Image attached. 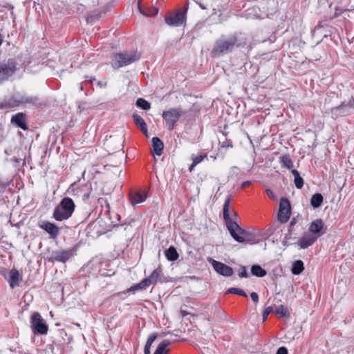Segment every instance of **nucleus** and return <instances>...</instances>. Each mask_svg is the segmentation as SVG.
I'll return each instance as SVG.
<instances>
[{"instance_id": "f257e3e1", "label": "nucleus", "mask_w": 354, "mask_h": 354, "mask_svg": "<svg viewBox=\"0 0 354 354\" xmlns=\"http://www.w3.org/2000/svg\"><path fill=\"white\" fill-rule=\"evenodd\" d=\"M231 199L232 196H228L225 201L223 205V218L226 222L227 227L233 239L239 243H243L245 239L241 235H246L248 232L244 229H242L236 222L232 220L229 212Z\"/></svg>"}, {"instance_id": "f03ea898", "label": "nucleus", "mask_w": 354, "mask_h": 354, "mask_svg": "<svg viewBox=\"0 0 354 354\" xmlns=\"http://www.w3.org/2000/svg\"><path fill=\"white\" fill-rule=\"evenodd\" d=\"M236 46H239L236 35L222 36L216 41L212 49L211 55L212 57H220L224 54L229 53Z\"/></svg>"}, {"instance_id": "7ed1b4c3", "label": "nucleus", "mask_w": 354, "mask_h": 354, "mask_svg": "<svg viewBox=\"0 0 354 354\" xmlns=\"http://www.w3.org/2000/svg\"><path fill=\"white\" fill-rule=\"evenodd\" d=\"M75 208L74 201L69 197H64L55 207L53 216L58 221L66 220L72 216Z\"/></svg>"}, {"instance_id": "20e7f679", "label": "nucleus", "mask_w": 354, "mask_h": 354, "mask_svg": "<svg viewBox=\"0 0 354 354\" xmlns=\"http://www.w3.org/2000/svg\"><path fill=\"white\" fill-rule=\"evenodd\" d=\"M140 58V55L138 52L115 53L112 59L111 65L113 68L118 69L135 62Z\"/></svg>"}, {"instance_id": "39448f33", "label": "nucleus", "mask_w": 354, "mask_h": 354, "mask_svg": "<svg viewBox=\"0 0 354 354\" xmlns=\"http://www.w3.org/2000/svg\"><path fill=\"white\" fill-rule=\"evenodd\" d=\"M183 114L184 113L180 107L172 108L163 111L162 115L169 131L174 129L175 124Z\"/></svg>"}, {"instance_id": "423d86ee", "label": "nucleus", "mask_w": 354, "mask_h": 354, "mask_svg": "<svg viewBox=\"0 0 354 354\" xmlns=\"http://www.w3.org/2000/svg\"><path fill=\"white\" fill-rule=\"evenodd\" d=\"M162 275V270L161 268L158 267L155 269L149 277L142 279L139 283L131 286L129 291L142 290L152 284H156Z\"/></svg>"}, {"instance_id": "0eeeda50", "label": "nucleus", "mask_w": 354, "mask_h": 354, "mask_svg": "<svg viewBox=\"0 0 354 354\" xmlns=\"http://www.w3.org/2000/svg\"><path fill=\"white\" fill-rule=\"evenodd\" d=\"M188 9L185 6L184 9L178 10L176 12L169 13L165 16V23L169 26H180L186 21V12Z\"/></svg>"}, {"instance_id": "6e6552de", "label": "nucleus", "mask_w": 354, "mask_h": 354, "mask_svg": "<svg viewBox=\"0 0 354 354\" xmlns=\"http://www.w3.org/2000/svg\"><path fill=\"white\" fill-rule=\"evenodd\" d=\"M354 111V98H351L347 102H342L339 106L331 109V115L333 118L346 116Z\"/></svg>"}, {"instance_id": "1a4fd4ad", "label": "nucleus", "mask_w": 354, "mask_h": 354, "mask_svg": "<svg viewBox=\"0 0 354 354\" xmlns=\"http://www.w3.org/2000/svg\"><path fill=\"white\" fill-rule=\"evenodd\" d=\"M30 323L35 333L41 335L47 333L48 327L39 313L35 312L32 315Z\"/></svg>"}, {"instance_id": "9d476101", "label": "nucleus", "mask_w": 354, "mask_h": 354, "mask_svg": "<svg viewBox=\"0 0 354 354\" xmlns=\"http://www.w3.org/2000/svg\"><path fill=\"white\" fill-rule=\"evenodd\" d=\"M291 214L290 203L288 198H282L279 202L278 220L282 223H286Z\"/></svg>"}, {"instance_id": "9b49d317", "label": "nucleus", "mask_w": 354, "mask_h": 354, "mask_svg": "<svg viewBox=\"0 0 354 354\" xmlns=\"http://www.w3.org/2000/svg\"><path fill=\"white\" fill-rule=\"evenodd\" d=\"M16 64L12 61L0 63V84L8 80L16 71Z\"/></svg>"}, {"instance_id": "f8f14e48", "label": "nucleus", "mask_w": 354, "mask_h": 354, "mask_svg": "<svg viewBox=\"0 0 354 354\" xmlns=\"http://www.w3.org/2000/svg\"><path fill=\"white\" fill-rule=\"evenodd\" d=\"M75 253V250L73 248L53 251L49 261L65 263L73 257Z\"/></svg>"}, {"instance_id": "ddd939ff", "label": "nucleus", "mask_w": 354, "mask_h": 354, "mask_svg": "<svg viewBox=\"0 0 354 354\" xmlns=\"http://www.w3.org/2000/svg\"><path fill=\"white\" fill-rule=\"evenodd\" d=\"M19 106H28L38 107L41 105L39 99L37 96L28 95L27 94L17 93Z\"/></svg>"}, {"instance_id": "4468645a", "label": "nucleus", "mask_w": 354, "mask_h": 354, "mask_svg": "<svg viewBox=\"0 0 354 354\" xmlns=\"http://www.w3.org/2000/svg\"><path fill=\"white\" fill-rule=\"evenodd\" d=\"M209 261L211 263L215 271L218 274L224 277H230L233 274V269L226 264L212 259H209Z\"/></svg>"}, {"instance_id": "2eb2a0df", "label": "nucleus", "mask_w": 354, "mask_h": 354, "mask_svg": "<svg viewBox=\"0 0 354 354\" xmlns=\"http://www.w3.org/2000/svg\"><path fill=\"white\" fill-rule=\"evenodd\" d=\"M324 224L322 220L316 219L310 223L309 227V232L311 233L310 235H313L317 239L326 233V231L324 230Z\"/></svg>"}, {"instance_id": "dca6fc26", "label": "nucleus", "mask_w": 354, "mask_h": 354, "mask_svg": "<svg viewBox=\"0 0 354 354\" xmlns=\"http://www.w3.org/2000/svg\"><path fill=\"white\" fill-rule=\"evenodd\" d=\"M39 227L48 233L52 239L57 238L59 234V227L50 222L44 221L41 225H39Z\"/></svg>"}, {"instance_id": "f3484780", "label": "nucleus", "mask_w": 354, "mask_h": 354, "mask_svg": "<svg viewBox=\"0 0 354 354\" xmlns=\"http://www.w3.org/2000/svg\"><path fill=\"white\" fill-rule=\"evenodd\" d=\"M146 198L147 194L145 192L131 191L129 192V200L133 206L144 202Z\"/></svg>"}, {"instance_id": "a211bd4d", "label": "nucleus", "mask_w": 354, "mask_h": 354, "mask_svg": "<svg viewBox=\"0 0 354 354\" xmlns=\"http://www.w3.org/2000/svg\"><path fill=\"white\" fill-rule=\"evenodd\" d=\"M19 99L17 93L12 95L8 99L4 100L3 102H0V109H10L16 106H19Z\"/></svg>"}, {"instance_id": "6ab92c4d", "label": "nucleus", "mask_w": 354, "mask_h": 354, "mask_svg": "<svg viewBox=\"0 0 354 354\" xmlns=\"http://www.w3.org/2000/svg\"><path fill=\"white\" fill-rule=\"evenodd\" d=\"M316 241V236L310 234H306L299 239L298 244L300 248L305 249L312 245Z\"/></svg>"}, {"instance_id": "aec40b11", "label": "nucleus", "mask_w": 354, "mask_h": 354, "mask_svg": "<svg viewBox=\"0 0 354 354\" xmlns=\"http://www.w3.org/2000/svg\"><path fill=\"white\" fill-rule=\"evenodd\" d=\"M11 123L20 127L23 130L28 129L27 124L25 122V114L23 113H18L13 115L11 118Z\"/></svg>"}, {"instance_id": "412c9836", "label": "nucleus", "mask_w": 354, "mask_h": 354, "mask_svg": "<svg viewBox=\"0 0 354 354\" xmlns=\"http://www.w3.org/2000/svg\"><path fill=\"white\" fill-rule=\"evenodd\" d=\"M21 281V278L19 271L16 269H12L10 272V279L8 280L10 287L14 288L18 286Z\"/></svg>"}, {"instance_id": "4be33fe9", "label": "nucleus", "mask_w": 354, "mask_h": 354, "mask_svg": "<svg viewBox=\"0 0 354 354\" xmlns=\"http://www.w3.org/2000/svg\"><path fill=\"white\" fill-rule=\"evenodd\" d=\"M133 119L135 124L140 128L141 131L146 136L147 135V126L143 118L137 113L133 114Z\"/></svg>"}, {"instance_id": "5701e85b", "label": "nucleus", "mask_w": 354, "mask_h": 354, "mask_svg": "<svg viewBox=\"0 0 354 354\" xmlns=\"http://www.w3.org/2000/svg\"><path fill=\"white\" fill-rule=\"evenodd\" d=\"M152 145L153 151L157 156H160L162 153L164 145L162 141L158 137H153L152 138Z\"/></svg>"}, {"instance_id": "b1692460", "label": "nucleus", "mask_w": 354, "mask_h": 354, "mask_svg": "<svg viewBox=\"0 0 354 354\" xmlns=\"http://www.w3.org/2000/svg\"><path fill=\"white\" fill-rule=\"evenodd\" d=\"M171 342L169 340H163L158 344L153 354H168L169 349H167V347L169 346Z\"/></svg>"}, {"instance_id": "393cba45", "label": "nucleus", "mask_w": 354, "mask_h": 354, "mask_svg": "<svg viewBox=\"0 0 354 354\" xmlns=\"http://www.w3.org/2000/svg\"><path fill=\"white\" fill-rule=\"evenodd\" d=\"M165 254L167 260L170 261H174L179 257L176 249L174 246H170L167 250H166L165 251Z\"/></svg>"}, {"instance_id": "a878e982", "label": "nucleus", "mask_w": 354, "mask_h": 354, "mask_svg": "<svg viewBox=\"0 0 354 354\" xmlns=\"http://www.w3.org/2000/svg\"><path fill=\"white\" fill-rule=\"evenodd\" d=\"M304 270V263L301 260H297L293 262L292 266V273L293 274L297 275L301 274L303 270Z\"/></svg>"}, {"instance_id": "bb28decb", "label": "nucleus", "mask_w": 354, "mask_h": 354, "mask_svg": "<svg viewBox=\"0 0 354 354\" xmlns=\"http://www.w3.org/2000/svg\"><path fill=\"white\" fill-rule=\"evenodd\" d=\"M279 162L283 167L290 169L293 167V162L289 155H283L279 158Z\"/></svg>"}, {"instance_id": "cd10ccee", "label": "nucleus", "mask_w": 354, "mask_h": 354, "mask_svg": "<svg viewBox=\"0 0 354 354\" xmlns=\"http://www.w3.org/2000/svg\"><path fill=\"white\" fill-rule=\"evenodd\" d=\"M291 173L294 176V183L297 189H301L304 186V180L296 169H292Z\"/></svg>"}, {"instance_id": "c85d7f7f", "label": "nucleus", "mask_w": 354, "mask_h": 354, "mask_svg": "<svg viewBox=\"0 0 354 354\" xmlns=\"http://www.w3.org/2000/svg\"><path fill=\"white\" fill-rule=\"evenodd\" d=\"M323 196L321 194L317 193L313 195L311 199H310V205L314 208H317L321 206L322 202H323Z\"/></svg>"}, {"instance_id": "c756f323", "label": "nucleus", "mask_w": 354, "mask_h": 354, "mask_svg": "<svg viewBox=\"0 0 354 354\" xmlns=\"http://www.w3.org/2000/svg\"><path fill=\"white\" fill-rule=\"evenodd\" d=\"M251 272L258 277H263L266 274V271L259 265H254L251 268Z\"/></svg>"}, {"instance_id": "7c9ffc66", "label": "nucleus", "mask_w": 354, "mask_h": 354, "mask_svg": "<svg viewBox=\"0 0 354 354\" xmlns=\"http://www.w3.org/2000/svg\"><path fill=\"white\" fill-rule=\"evenodd\" d=\"M275 313L277 315L281 317H288L290 316V313L288 308L283 305L277 306L275 309Z\"/></svg>"}, {"instance_id": "2f4dec72", "label": "nucleus", "mask_w": 354, "mask_h": 354, "mask_svg": "<svg viewBox=\"0 0 354 354\" xmlns=\"http://www.w3.org/2000/svg\"><path fill=\"white\" fill-rule=\"evenodd\" d=\"M136 106L145 111L151 108V104L143 98H138L136 100Z\"/></svg>"}, {"instance_id": "473e14b6", "label": "nucleus", "mask_w": 354, "mask_h": 354, "mask_svg": "<svg viewBox=\"0 0 354 354\" xmlns=\"http://www.w3.org/2000/svg\"><path fill=\"white\" fill-rule=\"evenodd\" d=\"M227 292L232 294H236L241 296H243L245 297H248L247 294L242 289L238 288H231L227 290Z\"/></svg>"}, {"instance_id": "72a5a7b5", "label": "nucleus", "mask_w": 354, "mask_h": 354, "mask_svg": "<svg viewBox=\"0 0 354 354\" xmlns=\"http://www.w3.org/2000/svg\"><path fill=\"white\" fill-rule=\"evenodd\" d=\"M241 172V169L236 167L234 166L230 168V173H229V178H234L235 177H237L239 174Z\"/></svg>"}, {"instance_id": "f704fd0d", "label": "nucleus", "mask_w": 354, "mask_h": 354, "mask_svg": "<svg viewBox=\"0 0 354 354\" xmlns=\"http://www.w3.org/2000/svg\"><path fill=\"white\" fill-rule=\"evenodd\" d=\"M158 13V8L156 7H149L147 9L146 17H154Z\"/></svg>"}, {"instance_id": "c9c22d12", "label": "nucleus", "mask_w": 354, "mask_h": 354, "mask_svg": "<svg viewBox=\"0 0 354 354\" xmlns=\"http://www.w3.org/2000/svg\"><path fill=\"white\" fill-rule=\"evenodd\" d=\"M158 337V335L156 333H154V334H152L151 335L149 338L147 339V341L146 342V344L145 346L146 347H149V348H151L152 344L153 343V342L156 340V339Z\"/></svg>"}, {"instance_id": "e433bc0d", "label": "nucleus", "mask_w": 354, "mask_h": 354, "mask_svg": "<svg viewBox=\"0 0 354 354\" xmlns=\"http://www.w3.org/2000/svg\"><path fill=\"white\" fill-rule=\"evenodd\" d=\"M205 158H207V155L206 154H204V155H200V156H198L196 157H195L194 159H193V162H194V165H198L199 164L200 162H201Z\"/></svg>"}, {"instance_id": "4c0bfd02", "label": "nucleus", "mask_w": 354, "mask_h": 354, "mask_svg": "<svg viewBox=\"0 0 354 354\" xmlns=\"http://www.w3.org/2000/svg\"><path fill=\"white\" fill-rule=\"evenodd\" d=\"M272 306L267 307L263 313V321L265 322L269 314L272 311Z\"/></svg>"}, {"instance_id": "58836bf2", "label": "nucleus", "mask_w": 354, "mask_h": 354, "mask_svg": "<svg viewBox=\"0 0 354 354\" xmlns=\"http://www.w3.org/2000/svg\"><path fill=\"white\" fill-rule=\"evenodd\" d=\"M239 276L241 278H246L248 277V273L246 270V268L245 266H241V271L239 273Z\"/></svg>"}, {"instance_id": "ea45409f", "label": "nucleus", "mask_w": 354, "mask_h": 354, "mask_svg": "<svg viewBox=\"0 0 354 354\" xmlns=\"http://www.w3.org/2000/svg\"><path fill=\"white\" fill-rule=\"evenodd\" d=\"M276 354H288V350L286 347L281 346L278 348Z\"/></svg>"}, {"instance_id": "a19ab883", "label": "nucleus", "mask_w": 354, "mask_h": 354, "mask_svg": "<svg viewBox=\"0 0 354 354\" xmlns=\"http://www.w3.org/2000/svg\"><path fill=\"white\" fill-rule=\"evenodd\" d=\"M251 299L254 303H258L259 301V295L256 292H252L250 295Z\"/></svg>"}, {"instance_id": "79ce46f5", "label": "nucleus", "mask_w": 354, "mask_h": 354, "mask_svg": "<svg viewBox=\"0 0 354 354\" xmlns=\"http://www.w3.org/2000/svg\"><path fill=\"white\" fill-rule=\"evenodd\" d=\"M138 9H139L140 12L142 15L146 16L147 10H144V9L141 7V6H140V3H138Z\"/></svg>"}, {"instance_id": "37998d69", "label": "nucleus", "mask_w": 354, "mask_h": 354, "mask_svg": "<svg viewBox=\"0 0 354 354\" xmlns=\"http://www.w3.org/2000/svg\"><path fill=\"white\" fill-rule=\"evenodd\" d=\"M251 183H251V181H249V180H248V181H245V182H243V183L241 184V188H242V189H244V188H245V187H247L250 186V185H251Z\"/></svg>"}, {"instance_id": "c03bdc74", "label": "nucleus", "mask_w": 354, "mask_h": 354, "mask_svg": "<svg viewBox=\"0 0 354 354\" xmlns=\"http://www.w3.org/2000/svg\"><path fill=\"white\" fill-rule=\"evenodd\" d=\"M297 223V219L295 217H293L290 223V227H293Z\"/></svg>"}, {"instance_id": "a18cd8bd", "label": "nucleus", "mask_w": 354, "mask_h": 354, "mask_svg": "<svg viewBox=\"0 0 354 354\" xmlns=\"http://www.w3.org/2000/svg\"><path fill=\"white\" fill-rule=\"evenodd\" d=\"M150 349H151V348L145 346L144 353L145 354H151V350Z\"/></svg>"}, {"instance_id": "49530a36", "label": "nucleus", "mask_w": 354, "mask_h": 354, "mask_svg": "<svg viewBox=\"0 0 354 354\" xmlns=\"http://www.w3.org/2000/svg\"><path fill=\"white\" fill-rule=\"evenodd\" d=\"M6 188V185L0 181V192H3Z\"/></svg>"}, {"instance_id": "de8ad7c7", "label": "nucleus", "mask_w": 354, "mask_h": 354, "mask_svg": "<svg viewBox=\"0 0 354 354\" xmlns=\"http://www.w3.org/2000/svg\"><path fill=\"white\" fill-rule=\"evenodd\" d=\"M266 194H267L270 197H272V198H273V197H274V194H273L272 192L270 189H266Z\"/></svg>"}, {"instance_id": "09e8293b", "label": "nucleus", "mask_w": 354, "mask_h": 354, "mask_svg": "<svg viewBox=\"0 0 354 354\" xmlns=\"http://www.w3.org/2000/svg\"><path fill=\"white\" fill-rule=\"evenodd\" d=\"M196 165H194V162H193L192 165L189 167V171H192Z\"/></svg>"}, {"instance_id": "8fccbe9b", "label": "nucleus", "mask_w": 354, "mask_h": 354, "mask_svg": "<svg viewBox=\"0 0 354 354\" xmlns=\"http://www.w3.org/2000/svg\"><path fill=\"white\" fill-rule=\"evenodd\" d=\"M199 6L203 10L207 9V8L202 3H199Z\"/></svg>"}, {"instance_id": "3c124183", "label": "nucleus", "mask_w": 354, "mask_h": 354, "mask_svg": "<svg viewBox=\"0 0 354 354\" xmlns=\"http://www.w3.org/2000/svg\"><path fill=\"white\" fill-rule=\"evenodd\" d=\"M232 217H234V218H236L237 217V214L235 212H232Z\"/></svg>"}, {"instance_id": "603ef678", "label": "nucleus", "mask_w": 354, "mask_h": 354, "mask_svg": "<svg viewBox=\"0 0 354 354\" xmlns=\"http://www.w3.org/2000/svg\"><path fill=\"white\" fill-rule=\"evenodd\" d=\"M3 39L1 35H0V45L2 44Z\"/></svg>"}, {"instance_id": "864d4df0", "label": "nucleus", "mask_w": 354, "mask_h": 354, "mask_svg": "<svg viewBox=\"0 0 354 354\" xmlns=\"http://www.w3.org/2000/svg\"><path fill=\"white\" fill-rule=\"evenodd\" d=\"M80 91H83V86L82 85L80 86Z\"/></svg>"}, {"instance_id": "5fc2aeb1", "label": "nucleus", "mask_w": 354, "mask_h": 354, "mask_svg": "<svg viewBox=\"0 0 354 354\" xmlns=\"http://www.w3.org/2000/svg\"><path fill=\"white\" fill-rule=\"evenodd\" d=\"M84 198H88V194H84Z\"/></svg>"}]
</instances>
